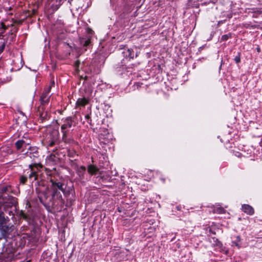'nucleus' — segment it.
<instances>
[{
    "mask_svg": "<svg viewBox=\"0 0 262 262\" xmlns=\"http://www.w3.org/2000/svg\"><path fill=\"white\" fill-rule=\"evenodd\" d=\"M122 54L123 58L121 61V64L119 63L116 65V68L118 72L123 73L124 70L127 69L125 65L126 62L130 59H133L135 57H137V53H135L132 49H125L122 52Z\"/></svg>",
    "mask_w": 262,
    "mask_h": 262,
    "instance_id": "1",
    "label": "nucleus"
},
{
    "mask_svg": "<svg viewBox=\"0 0 262 262\" xmlns=\"http://www.w3.org/2000/svg\"><path fill=\"white\" fill-rule=\"evenodd\" d=\"M52 189L53 190V196H57L61 203L63 202V200L62 198L61 192L64 195L65 194V190L63 187V184L60 182H52Z\"/></svg>",
    "mask_w": 262,
    "mask_h": 262,
    "instance_id": "2",
    "label": "nucleus"
},
{
    "mask_svg": "<svg viewBox=\"0 0 262 262\" xmlns=\"http://www.w3.org/2000/svg\"><path fill=\"white\" fill-rule=\"evenodd\" d=\"M14 226L11 224H6L0 226V232L1 233V238H6L13 230Z\"/></svg>",
    "mask_w": 262,
    "mask_h": 262,
    "instance_id": "3",
    "label": "nucleus"
},
{
    "mask_svg": "<svg viewBox=\"0 0 262 262\" xmlns=\"http://www.w3.org/2000/svg\"><path fill=\"white\" fill-rule=\"evenodd\" d=\"M26 155L30 157L34 162V163H37L36 160L39 157V153L36 147H30Z\"/></svg>",
    "mask_w": 262,
    "mask_h": 262,
    "instance_id": "4",
    "label": "nucleus"
},
{
    "mask_svg": "<svg viewBox=\"0 0 262 262\" xmlns=\"http://www.w3.org/2000/svg\"><path fill=\"white\" fill-rule=\"evenodd\" d=\"M51 95L50 94H47V92H42L40 97V105L39 108L43 109V107L48 105L49 103L50 97Z\"/></svg>",
    "mask_w": 262,
    "mask_h": 262,
    "instance_id": "5",
    "label": "nucleus"
},
{
    "mask_svg": "<svg viewBox=\"0 0 262 262\" xmlns=\"http://www.w3.org/2000/svg\"><path fill=\"white\" fill-rule=\"evenodd\" d=\"M42 168V165L40 163H33L32 164L29 165V168L31 169V172L29 174V177H34V180L37 179V175L36 174L38 167Z\"/></svg>",
    "mask_w": 262,
    "mask_h": 262,
    "instance_id": "6",
    "label": "nucleus"
},
{
    "mask_svg": "<svg viewBox=\"0 0 262 262\" xmlns=\"http://www.w3.org/2000/svg\"><path fill=\"white\" fill-rule=\"evenodd\" d=\"M242 210L245 213L249 215H253L254 213V210L253 207L247 204L243 205L242 206Z\"/></svg>",
    "mask_w": 262,
    "mask_h": 262,
    "instance_id": "7",
    "label": "nucleus"
},
{
    "mask_svg": "<svg viewBox=\"0 0 262 262\" xmlns=\"http://www.w3.org/2000/svg\"><path fill=\"white\" fill-rule=\"evenodd\" d=\"M10 220L8 216H5L3 212L0 211V226L8 223Z\"/></svg>",
    "mask_w": 262,
    "mask_h": 262,
    "instance_id": "8",
    "label": "nucleus"
},
{
    "mask_svg": "<svg viewBox=\"0 0 262 262\" xmlns=\"http://www.w3.org/2000/svg\"><path fill=\"white\" fill-rule=\"evenodd\" d=\"M88 171L91 174H95L98 172V168L94 165H90L88 166Z\"/></svg>",
    "mask_w": 262,
    "mask_h": 262,
    "instance_id": "9",
    "label": "nucleus"
},
{
    "mask_svg": "<svg viewBox=\"0 0 262 262\" xmlns=\"http://www.w3.org/2000/svg\"><path fill=\"white\" fill-rule=\"evenodd\" d=\"M88 99L85 98H79L77 101L76 104L78 106H84L88 103Z\"/></svg>",
    "mask_w": 262,
    "mask_h": 262,
    "instance_id": "10",
    "label": "nucleus"
},
{
    "mask_svg": "<svg viewBox=\"0 0 262 262\" xmlns=\"http://www.w3.org/2000/svg\"><path fill=\"white\" fill-rule=\"evenodd\" d=\"M83 64V62L81 63L79 60H77L76 61H75L74 67L76 73H78L80 71V69H82V66Z\"/></svg>",
    "mask_w": 262,
    "mask_h": 262,
    "instance_id": "11",
    "label": "nucleus"
},
{
    "mask_svg": "<svg viewBox=\"0 0 262 262\" xmlns=\"http://www.w3.org/2000/svg\"><path fill=\"white\" fill-rule=\"evenodd\" d=\"M81 45L83 47H89L91 45L90 38H81L80 40Z\"/></svg>",
    "mask_w": 262,
    "mask_h": 262,
    "instance_id": "12",
    "label": "nucleus"
},
{
    "mask_svg": "<svg viewBox=\"0 0 262 262\" xmlns=\"http://www.w3.org/2000/svg\"><path fill=\"white\" fill-rule=\"evenodd\" d=\"M213 212L214 213H219V214H223L225 212V210L223 207L216 206L214 208Z\"/></svg>",
    "mask_w": 262,
    "mask_h": 262,
    "instance_id": "13",
    "label": "nucleus"
},
{
    "mask_svg": "<svg viewBox=\"0 0 262 262\" xmlns=\"http://www.w3.org/2000/svg\"><path fill=\"white\" fill-rule=\"evenodd\" d=\"M236 239L234 241H233L232 244H233V245L237 247L238 248H239L241 247V244H240V242L241 241V237L239 235H238L236 237Z\"/></svg>",
    "mask_w": 262,
    "mask_h": 262,
    "instance_id": "14",
    "label": "nucleus"
},
{
    "mask_svg": "<svg viewBox=\"0 0 262 262\" xmlns=\"http://www.w3.org/2000/svg\"><path fill=\"white\" fill-rule=\"evenodd\" d=\"M25 143V141L23 140H19L15 143V146L17 150L20 149Z\"/></svg>",
    "mask_w": 262,
    "mask_h": 262,
    "instance_id": "15",
    "label": "nucleus"
},
{
    "mask_svg": "<svg viewBox=\"0 0 262 262\" xmlns=\"http://www.w3.org/2000/svg\"><path fill=\"white\" fill-rule=\"evenodd\" d=\"M231 33H228L227 34H225V35H223L222 37H221V41H226L229 38H231Z\"/></svg>",
    "mask_w": 262,
    "mask_h": 262,
    "instance_id": "16",
    "label": "nucleus"
},
{
    "mask_svg": "<svg viewBox=\"0 0 262 262\" xmlns=\"http://www.w3.org/2000/svg\"><path fill=\"white\" fill-rule=\"evenodd\" d=\"M234 61L236 63H238L241 61V53L238 52L237 55L234 57Z\"/></svg>",
    "mask_w": 262,
    "mask_h": 262,
    "instance_id": "17",
    "label": "nucleus"
},
{
    "mask_svg": "<svg viewBox=\"0 0 262 262\" xmlns=\"http://www.w3.org/2000/svg\"><path fill=\"white\" fill-rule=\"evenodd\" d=\"M8 26H6L4 23L2 22L0 23V28L3 29L2 33H4L5 31L8 29Z\"/></svg>",
    "mask_w": 262,
    "mask_h": 262,
    "instance_id": "18",
    "label": "nucleus"
},
{
    "mask_svg": "<svg viewBox=\"0 0 262 262\" xmlns=\"http://www.w3.org/2000/svg\"><path fill=\"white\" fill-rule=\"evenodd\" d=\"M68 200H69V202L67 201V207L69 205V206L72 205L73 203L75 201V197L72 196V198H70L69 199H68Z\"/></svg>",
    "mask_w": 262,
    "mask_h": 262,
    "instance_id": "19",
    "label": "nucleus"
},
{
    "mask_svg": "<svg viewBox=\"0 0 262 262\" xmlns=\"http://www.w3.org/2000/svg\"><path fill=\"white\" fill-rule=\"evenodd\" d=\"M18 215L19 217L23 218L24 219H27V215L23 211L20 210L18 213Z\"/></svg>",
    "mask_w": 262,
    "mask_h": 262,
    "instance_id": "20",
    "label": "nucleus"
},
{
    "mask_svg": "<svg viewBox=\"0 0 262 262\" xmlns=\"http://www.w3.org/2000/svg\"><path fill=\"white\" fill-rule=\"evenodd\" d=\"M85 119L91 125H92V119H91L90 116L88 114L85 116Z\"/></svg>",
    "mask_w": 262,
    "mask_h": 262,
    "instance_id": "21",
    "label": "nucleus"
},
{
    "mask_svg": "<svg viewBox=\"0 0 262 262\" xmlns=\"http://www.w3.org/2000/svg\"><path fill=\"white\" fill-rule=\"evenodd\" d=\"M27 181V178L24 177V176H21L20 178V183H21L22 184H25V182H26Z\"/></svg>",
    "mask_w": 262,
    "mask_h": 262,
    "instance_id": "22",
    "label": "nucleus"
},
{
    "mask_svg": "<svg viewBox=\"0 0 262 262\" xmlns=\"http://www.w3.org/2000/svg\"><path fill=\"white\" fill-rule=\"evenodd\" d=\"M5 43H3L1 45H0V54H1L3 52L4 49H5Z\"/></svg>",
    "mask_w": 262,
    "mask_h": 262,
    "instance_id": "23",
    "label": "nucleus"
},
{
    "mask_svg": "<svg viewBox=\"0 0 262 262\" xmlns=\"http://www.w3.org/2000/svg\"><path fill=\"white\" fill-rule=\"evenodd\" d=\"M51 88H52L51 86H49L48 88L44 90L43 92H47V94H50Z\"/></svg>",
    "mask_w": 262,
    "mask_h": 262,
    "instance_id": "24",
    "label": "nucleus"
},
{
    "mask_svg": "<svg viewBox=\"0 0 262 262\" xmlns=\"http://www.w3.org/2000/svg\"><path fill=\"white\" fill-rule=\"evenodd\" d=\"M17 203L16 199L15 198L12 197V204L13 205H16Z\"/></svg>",
    "mask_w": 262,
    "mask_h": 262,
    "instance_id": "25",
    "label": "nucleus"
},
{
    "mask_svg": "<svg viewBox=\"0 0 262 262\" xmlns=\"http://www.w3.org/2000/svg\"><path fill=\"white\" fill-rule=\"evenodd\" d=\"M65 128H66L65 124H63L61 126V129H62V132H63V137H64L66 136V131H64Z\"/></svg>",
    "mask_w": 262,
    "mask_h": 262,
    "instance_id": "26",
    "label": "nucleus"
},
{
    "mask_svg": "<svg viewBox=\"0 0 262 262\" xmlns=\"http://www.w3.org/2000/svg\"><path fill=\"white\" fill-rule=\"evenodd\" d=\"M70 120L67 118V127L68 126L69 127H71V122H70Z\"/></svg>",
    "mask_w": 262,
    "mask_h": 262,
    "instance_id": "27",
    "label": "nucleus"
},
{
    "mask_svg": "<svg viewBox=\"0 0 262 262\" xmlns=\"http://www.w3.org/2000/svg\"><path fill=\"white\" fill-rule=\"evenodd\" d=\"M55 85V82L54 81H51L50 83V86H51V88L53 87V86H54Z\"/></svg>",
    "mask_w": 262,
    "mask_h": 262,
    "instance_id": "28",
    "label": "nucleus"
},
{
    "mask_svg": "<svg viewBox=\"0 0 262 262\" xmlns=\"http://www.w3.org/2000/svg\"><path fill=\"white\" fill-rule=\"evenodd\" d=\"M69 142V143H75L74 141L73 140H70V139H68L67 138V143Z\"/></svg>",
    "mask_w": 262,
    "mask_h": 262,
    "instance_id": "29",
    "label": "nucleus"
},
{
    "mask_svg": "<svg viewBox=\"0 0 262 262\" xmlns=\"http://www.w3.org/2000/svg\"><path fill=\"white\" fill-rule=\"evenodd\" d=\"M68 32H71V33H75V29H74V30H69V31H68Z\"/></svg>",
    "mask_w": 262,
    "mask_h": 262,
    "instance_id": "30",
    "label": "nucleus"
},
{
    "mask_svg": "<svg viewBox=\"0 0 262 262\" xmlns=\"http://www.w3.org/2000/svg\"><path fill=\"white\" fill-rule=\"evenodd\" d=\"M81 170H82L83 171H85V167H81Z\"/></svg>",
    "mask_w": 262,
    "mask_h": 262,
    "instance_id": "31",
    "label": "nucleus"
},
{
    "mask_svg": "<svg viewBox=\"0 0 262 262\" xmlns=\"http://www.w3.org/2000/svg\"><path fill=\"white\" fill-rule=\"evenodd\" d=\"M70 194L69 193H68V192H67V193H66V195H67V200L68 199V198H69V196H68V195H70Z\"/></svg>",
    "mask_w": 262,
    "mask_h": 262,
    "instance_id": "32",
    "label": "nucleus"
},
{
    "mask_svg": "<svg viewBox=\"0 0 262 262\" xmlns=\"http://www.w3.org/2000/svg\"><path fill=\"white\" fill-rule=\"evenodd\" d=\"M68 156H70V157H73V155H71L70 152H69Z\"/></svg>",
    "mask_w": 262,
    "mask_h": 262,
    "instance_id": "33",
    "label": "nucleus"
},
{
    "mask_svg": "<svg viewBox=\"0 0 262 262\" xmlns=\"http://www.w3.org/2000/svg\"><path fill=\"white\" fill-rule=\"evenodd\" d=\"M177 208L178 210H180V207H178V206L177 207Z\"/></svg>",
    "mask_w": 262,
    "mask_h": 262,
    "instance_id": "34",
    "label": "nucleus"
},
{
    "mask_svg": "<svg viewBox=\"0 0 262 262\" xmlns=\"http://www.w3.org/2000/svg\"><path fill=\"white\" fill-rule=\"evenodd\" d=\"M67 45L69 46L70 47H71V46H69V43H67Z\"/></svg>",
    "mask_w": 262,
    "mask_h": 262,
    "instance_id": "35",
    "label": "nucleus"
}]
</instances>
